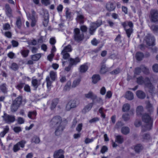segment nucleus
I'll use <instances>...</instances> for the list:
<instances>
[{"label":"nucleus","instance_id":"nucleus-1","mask_svg":"<svg viewBox=\"0 0 158 158\" xmlns=\"http://www.w3.org/2000/svg\"><path fill=\"white\" fill-rule=\"evenodd\" d=\"M49 124L51 127L55 128V134L56 135H59L64 129L62 124L61 118L59 116L53 118L50 121Z\"/></svg>","mask_w":158,"mask_h":158},{"label":"nucleus","instance_id":"nucleus-2","mask_svg":"<svg viewBox=\"0 0 158 158\" xmlns=\"http://www.w3.org/2000/svg\"><path fill=\"white\" fill-rule=\"evenodd\" d=\"M137 83L140 85H144L148 88L149 92L152 95L155 93V88L151 83L149 79L146 78L144 79L142 77H139L137 79Z\"/></svg>","mask_w":158,"mask_h":158},{"label":"nucleus","instance_id":"nucleus-3","mask_svg":"<svg viewBox=\"0 0 158 158\" xmlns=\"http://www.w3.org/2000/svg\"><path fill=\"white\" fill-rule=\"evenodd\" d=\"M142 119L143 121L146 123L145 126L142 127V131L151 129L152 127L153 121L151 116L147 114H145L142 116Z\"/></svg>","mask_w":158,"mask_h":158},{"label":"nucleus","instance_id":"nucleus-4","mask_svg":"<svg viewBox=\"0 0 158 158\" xmlns=\"http://www.w3.org/2000/svg\"><path fill=\"white\" fill-rule=\"evenodd\" d=\"M102 24V22L101 20H98L95 22L91 23L89 29L90 34L93 35L97 28L100 26Z\"/></svg>","mask_w":158,"mask_h":158},{"label":"nucleus","instance_id":"nucleus-5","mask_svg":"<svg viewBox=\"0 0 158 158\" xmlns=\"http://www.w3.org/2000/svg\"><path fill=\"white\" fill-rule=\"evenodd\" d=\"M74 38L75 40L79 41L82 40L84 38V34L81 32L79 29L76 28L74 30Z\"/></svg>","mask_w":158,"mask_h":158},{"label":"nucleus","instance_id":"nucleus-6","mask_svg":"<svg viewBox=\"0 0 158 158\" xmlns=\"http://www.w3.org/2000/svg\"><path fill=\"white\" fill-rule=\"evenodd\" d=\"M2 117L5 122L8 124L14 122L15 120V116L9 115L6 113L4 114Z\"/></svg>","mask_w":158,"mask_h":158},{"label":"nucleus","instance_id":"nucleus-7","mask_svg":"<svg viewBox=\"0 0 158 158\" xmlns=\"http://www.w3.org/2000/svg\"><path fill=\"white\" fill-rule=\"evenodd\" d=\"M142 71L144 73L148 74L149 73L148 69L144 66H142L140 67H138L135 69L134 73L135 75H139Z\"/></svg>","mask_w":158,"mask_h":158},{"label":"nucleus","instance_id":"nucleus-8","mask_svg":"<svg viewBox=\"0 0 158 158\" xmlns=\"http://www.w3.org/2000/svg\"><path fill=\"white\" fill-rule=\"evenodd\" d=\"M78 104V102L77 101L74 100H70L67 105L66 109L67 110H69L71 108L76 107Z\"/></svg>","mask_w":158,"mask_h":158},{"label":"nucleus","instance_id":"nucleus-9","mask_svg":"<svg viewBox=\"0 0 158 158\" xmlns=\"http://www.w3.org/2000/svg\"><path fill=\"white\" fill-rule=\"evenodd\" d=\"M26 143V142L24 140H22L17 143L14 146V151L15 152H17L20 149V147L22 148L24 147V145Z\"/></svg>","mask_w":158,"mask_h":158},{"label":"nucleus","instance_id":"nucleus-10","mask_svg":"<svg viewBox=\"0 0 158 158\" xmlns=\"http://www.w3.org/2000/svg\"><path fill=\"white\" fill-rule=\"evenodd\" d=\"M151 19L152 21L155 22L158 21V12L156 10H152L151 11Z\"/></svg>","mask_w":158,"mask_h":158},{"label":"nucleus","instance_id":"nucleus-11","mask_svg":"<svg viewBox=\"0 0 158 158\" xmlns=\"http://www.w3.org/2000/svg\"><path fill=\"white\" fill-rule=\"evenodd\" d=\"M35 13L34 11H32L31 15H28L27 14V15L29 18L31 20V26L32 27H33L35 25L37 21V17L35 15Z\"/></svg>","mask_w":158,"mask_h":158},{"label":"nucleus","instance_id":"nucleus-12","mask_svg":"<svg viewBox=\"0 0 158 158\" xmlns=\"http://www.w3.org/2000/svg\"><path fill=\"white\" fill-rule=\"evenodd\" d=\"M64 152L61 149L56 151L53 155L54 158H64Z\"/></svg>","mask_w":158,"mask_h":158},{"label":"nucleus","instance_id":"nucleus-13","mask_svg":"<svg viewBox=\"0 0 158 158\" xmlns=\"http://www.w3.org/2000/svg\"><path fill=\"white\" fill-rule=\"evenodd\" d=\"M148 37L149 38L147 37L146 39L147 44L149 46L154 45L155 39L154 37L148 35Z\"/></svg>","mask_w":158,"mask_h":158},{"label":"nucleus","instance_id":"nucleus-14","mask_svg":"<svg viewBox=\"0 0 158 158\" xmlns=\"http://www.w3.org/2000/svg\"><path fill=\"white\" fill-rule=\"evenodd\" d=\"M77 16L76 18V20L77 22L81 23H83L84 22V16L82 13L80 11L77 12Z\"/></svg>","mask_w":158,"mask_h":158},{"label":"nucleus","instance_id":"nucleus-15","mask_svg":"<svg viewBox=\"0 0 158 158\" xmlns=\"http://www.w3.org/2000/svg\"><path fill=\"white\" fill-rule=\"evenodd\" d=\"M31 83L32 86L36 89L38 86L40 84V80H37L33 78L31 81Z\"/></svg>","mask_w":158,"mask_h":158},{"label":"nucleus","instance_id":"nucleus-16","mask_svg":"<svg viewBox=\"0 0 158 158\" xmlns=\"http://www.w3.org/2000/svg\"><path fill=\"white\" fill-rule=\"evenodd\" d=\"M44 14V20L43 23L45 27H46L48 22L49 18L48 12L47 10L45 11Z\"/></svg>","mask_w":158,"mask_h":158},{"label":"nucleus","instance_id":"nucleus-17","mask_svg":"<svg viewBox=\"0 0 158 158\" xmlns=\"http://www.w3.org/2000/svg\"><path fill=\"white\" fill-rule=\"evenodd\" d=\"M93 104L92 103H90L86 106L82 110V112L84 114H85L88 112L92 108Z\"/></svg>","mask_w":158,"mask_h":158},{"label":"nucleus","instance_id":"nucleus-18","mask_svg":"<svg viewBox=\"0 0 158 158\" xmlns=\"http://www.w3.org/2000/svg\"><path fill=\"white\" fill-rule=\"evenodd\" d=\"M6 13V15L9 17L12 16V11L8 4H6L5 6Z\"/></svg>","mask_w":158,"mask_h":158},{"label":"nucleus","instance_id":"nucleus-19","mask_svg":"<svg viewBox=\"0 0 158 158\" xmlns=\"http://www.w3.org/2000/svg\"><path fill=\"white\" fill-rule=\"evenodd\" d=\"M146 108L148 111L149 112H152L154 111V110L152 105L149 101L146 102Z\"/></svg>","mask_w":158,"mask_h":158},{"label":"nucleus","instance_id":"nucleus-20","mask_svg":"<svg viewBox=\"0 0 158 158\" xmlns=\"http://www.w3.org/2000/svg\"><path fill=\"white\" fill-rule=\"evenodd\" d=\"M124 97L127 99L129 100H132L134 98L133 94L129 91H128L126 92Z\"/></svg>","mask_w":158,"mask_h":158},{"label":"nucleus","instance_id":"nucleus-21","mask_svg":"<svg viewBox=\"0 0 158 158\" xmlns=\"http://www.w3.org/2000/svg\"><path fill=\"white\" fill-rule=\"evenodd\" d=\"M85 96L86 98H90L93 100L95 99L96 98V96L91 91H90L88 93L85 94Z\"/></svg>","mask_w":158,"mask_h":158},{"label":"nucleus","instance_id":"nucleus-22","mask_svg":"<svg viewBox=\"0 0 158 158\" xmlns=\"http://www.w3.org/2000/svg\"><path fill=\"white\" fill-rule=\"evenodd\" d=\"M106 7L107 9L110 11L113 10L115 8L113 3L110 2H109L106 4Z\"/></svg>","mask_w":158,"mask_h":158},{"label":"nucleus","instance_id":"nucleus-23","mask_svg":"<svg viewBox=\"0 0 158 158\" xmlns=\"http://www.w3.org/2000/svg\"><path fill=\"white\" fill-rule=\"evenodd\" d=\"M22 97L20 96H19L13 101V103L19 107L22 103Z\"/></svg>","mask_w":158,"mask_h":158},{"label":"nucleus","instance_id":"nucleus-24","mask_svg":"<svg viewBox=\"0 0 158 158\" xmlns=\"http://www.w3.org/2000/svg\"><path fill=\"white\" fill-rule=\"evenodd\" d=\"M136 94L137 97L141 99H143L145 97V93L141 90L137 91L136 92Z\"/></svg>","mask_w":158,"mask_h":158},{"label":"nucleus","instance_id":"nucleus-25","mask_svg":"<svg viewBox=\"0 0 158 158\" xmlns=\"http://www.w3.org/2000/svg\"><path fill=\"white\" fill-rule=\"evenodd\" d=\"M80 59L78 58H76L75 59L71 58L70 59V64L71 66L76 65L77 63L80 62Z\"/></svg>","mask_w":158,"mask_h":158},{"label":"nucleus","instance_id":"nucleus-26","mask_svg":"<svg viewBox=\"0 0 158 158\" xmlns=\"http://www.w3.org/2000/svg\"><path fill=\"white\" fill-rule=\"evenodd\" d=\"M36 115V113L35 111H29L28 113V117L31 119H35Z\"/></svg>","mask_w":158,"mask_h":158},{"label":"nucleus","instance_id":"nucleus-27","mask_svg":"<svg viewBox=\"0 0 158 158\" xmlns=\"http://www.w3.org/2000/svg\"><path fill=\"white\" fill-rule=\"evenodd\" d=\"M92 79L93 82L96 84L100 80V77L98 75H94L92 76Z\"/></svg>","mask_w":158,"mask_h":158},{"label":"nucleus","instance_id":"nucleus-28","mask_svg":"<svg viewBox=\"0 0 158 158\" xmlns=\"http://www.w3.org/2000/svg\"><path fill=\"white\" fill-rule=\"evenodd\" d=\"M143 110V106H137L136 109V113L137 115H141Z\"/></svg>","mask_w":158,"mask_h":158},{"label":"nucleus","instance_id":"nucleus-29","mask_svg":"<svg viewBox=\"0 0 158 158\" xmlns=\"http://www.w3.org/2000/svg\"><path fill=\"white\" fill-rule=\"evenodd\" d=\"M122 25L124 27V29H126L127 28V26L128 25L130 28H132L133 27V24L132 22H125L122 23Z\"/></svg>","mask_w":158,"mask_h":158},{"label":"nucleus","instance_id":"nucleus-30","mask_svg":"<svg viewBox=\"0 0 158 158\" xmlns=\"http://www.w3.org/2000/svg\"><path fill=\"white\" fill-rule=\"evenodd\" d=\"M143 149V147L140 144H138L136 145L134 148L135 151L136 152H140Z\"/></svg>","mask_w":158,"mask_h":158},{"label":"nucleus","instance_id":"nucleus-31","mask_svg":"<svg viewBox=\"0 0 158 158\" xmlns=\"http://www.w3.org/2000/svg\"><path fill=\"white\" fill-rule=\"evenodd\" d=\"M88 69L87 66L84 64L81 66L79 70L81 73H83L85 72Z\"/></svg>","mask_w":158,"mask_h":158},{"label":"nucleus","instance_id":"nucleus-32","mask_svg":"<svg viewBox=\"0 0 158 158\" xmlns=\"http://www.w3.org/2000/svg\"><path fill=\"white\" fill-rule=\"evenodd\" d=\"M41 56L40 53H38L31 56V59L33 61H37L39 60Z\"/></svg>","mask_w":158,"mask_h":158},{"label":"nucleus","instance_id":"nucleus-33","mask_svg":"<svg viewBox=\"0 0 158 158\" xmlns=\"http://www.w3.org/2000/svg\"><path fill=\"white\" fill-rule=\"evenodd\" d=\"M130 108V105L128 103H125L123 106L122 110L123 112H127L129 110Z\"/></svg>","mask_w":158,"mask_h":158},{"label":"nucleus","instance_id":"nucleus-34","mask_svg":"<svg viewBox=\"0 0 158 158\" xmlns=\"http://www.w3.org/2000/svg\"><path fill=\"white\" fill-rule=\"evenodd\" d=\"M19 107V106H17V105L14 104V103H12V104L10 107L11 111L12 112H16L17 110Z\"/></svg>","mask_w":158,"mask_h":158},{"label":"nucleus","instance_id":"nucleus-35","mask_svg":"<svg viewBox=\"0 0 158 158\" xmlns=\"http://www.w3.org/2000/svg\"><path fill=\"white\" fill-rule=\"evenodd\" d=\"M72 51V49L71 45H68L64 47L62 52H71Z\"/></svg>","mask_w":158,"mask_h":158},{"label":"nucleus","instance_id":"nucleus-36","mask_svg":"<svg viewBox=\"0 0 158 158\" xmlns=\"http://www.w3.org/2000/svg\"><path fill=\"white\" fill-rule=\"evenodd\" d=\"M115 141L119 143H121L123 141V138L122 136L117 135L116 136Z\"/></svg>","mask_w":158,"mask_h":158},{"label":"nucleus","instance_id":"nucleus-37","mask_svg":"<svg viewBox=\"0 0 158 158\" xmlns=\"http://www.w3.org/2000/svg\"><path fill=\"white\" fill-rule=\"evenodd\" d=\"M29 52L28 50L23 49L21 50L20 53L23 57H26L28 56Z\"/></svg>","mask_w":158,"mask_h":158},{"label":"nucleus","instance_id":"nucleus-38","mask_svg":"<svg viewBox=\"0 0 158 158\" xmlns=\"http://www.w3.org/2000/svg\"><path fill=\"white\" fill-rule=\"evenodd\" d=\"M80 81L81 79L79 78L75 80L73 82L72 87L75 88L78 86L79 84Z\"/></svg>","mask_w":158,"mask_h":158},{"label":"nucleus","instance_id":"nucleus-39","mask_svg":"<svg viewBox=\"0 0 158 158\" xmlns=\"http://www.w3.org/2000/svg\"><path fill=\"white\" fill-rule=\"evenodd\" d=\"M66 16L68 19H70L73 16L72 13L69 11V9L68 8H66Z\"/></svg>","mask_w":158,"mask_h":158},{"label":"nucleus","instance_id":"nucleus-40","mask_svg":"<svg viewBox=\"0 0 158 158\" xmlns=\"http://www.w3.org/2000/svg\"><path fill=\"white\" fill-rule=\"evenodd\" d=\"M143 54L140 52H138L136 54V57L138 60H141L143 58Z\"/></svg>","mask_w":158,"mask_h":158},{"label":"nucleus","instance_id":"nucleus-41","mask_svg":"<svg viewBox=\"0 0 158 158\" xmlns=\"http://www.w3.org/2000/svg\"><path fill=\"white\" fill-rule=\"evenodd\" d=\"M121 132L123 134L126 135L129 132V129L127 127H123L121 129Z\"/></svg>","mask_w":158,"mask_h":158},{"label":"nucleus","instance_id":"nucleus-42","mask_svg":"<svg viewBox=\"0 0 158 158\" xmlns=\"http://www.w3.org/2000/svg\"><path fill=\"white\" fill-rule=\"evenodd\" d=\"M50 75L51 79L54 81L56 77V73L53 71H51L50 73Z\"/></svg>","mask_w":158,"mask_h":158},{"label":"nucleus","instance_id":"nucleus-43","mask_svg":"<svg viewBox=\"0 0 158 158\" xmlns=\"http://www.w3.org/2000/svg\"><path fill=\"white\" fill-rule=\"evenodd\" d=\"M126 31L127 36L128 38L130 37L132 33L133 30L132 28H130L128 29H125Z\"/></svg>","mask_w":158,"mask_h":158},{"label":"nucleus","instance_id":"nucleus-44","mask_svg":"<svg viewBox=\"0 0 158 158\" xmlns=\"http://www.w3.org/2000/svg\"><path fill=\"white\" fill-rule=\"evenodd\" d=\"M71 86V82L68 81L64 87V89L65 91L69 90Z\"/></svg>","mask_w":158,"mask_h":158},{"label":"nucleus","instance_id":"nucleus-45","mask_svg":"<svg viewBox=\"0 0 158 158\" xmlns=\"http://www.w3.org/2000/svg\"><path fill=\"white\" fill-rule=\"evenodd\" d=\"M0 89L3 92L5 93L6 91V85L5 84H2L0 85Z\"/></svg>","mask_w":158,"mask_h":158},{"label":"nucleus","instance_id":"nucleus-46","mask_svg":"<svg viewBox=\"0 0 158 158\" xmlns=\"http://www.w3.org/2000/svg\"><path fill=\"white\" fill-rule=\"evenodd\" d=\"M61 54L63 56V58L65 60L68 59L69 57V54L67 52L62 51Z\"/></svg>","mask_w":158,"mask_h":158},{"label":"nucleus","instance_id":"nucleus-47","mask_svg":"<svg viewBox=\"0 0 158 158\" xmlns=\"http://www.w3.org/2000/svg\"><path fill=\"white\" fill-rule=\"evenodd\" d=\"M151 30L154 33L157 32H158V25H153L151 27Z\"/></svg>","mask_w":158,"mask_h":158},{"label":"nucleus","instance_id":"nucleus-48","mask_svg":"<svg viewBox=\"0 0 158 158\" xmlns=\"http://www.w3.org/2000/svg\"><path fill=\"white\" fill-rule=\"evenodd\" d=\"M32 141L36 143H38L40 141V139L37 136H34L32 138Z\"/></svg>","mask_w":158,"mask_h":158},{"label":"nucleus","instance_id":"nucleus-49","mask_svg":"<svg viewBox=\"0 0 158 158\" xmlns=\"http://www.w3.org/2000/svg\"><path fill=\"white\" fill-rule=\"evenodd\" d=\"M10 68L13 70L15 71L18 69V66L16 63H13L11 64Z\"/></svg>","mask_w":158,"mask_h":158},{"label":"nucleus","instance_id":"nucleus-50","mask_svg":"<svg viewBox=\"0 0 158 158\" xmlns=\"http://www.w3.org/2000/svg\"><path fill=\"white\" fill-rule=\"evenodd\" d=\"M107 71V69L105 65L103 64L102 65L101 68L100 72L102 73H104L106 72Z\"/></svg>","mask_w":158,"mask_h":158},{"label":"nucleus","instance_id":"nucleus-51","mask_svg":"<svg viewBox=\"0 0 158 158\" xmlns=\"http://www.w3.org/2000/svg\"><path fill=\"white\" fill-rule=\"evenodd\" d=\"M58 100L57 99L53 100L52 102L51 108L53 109L54 108L58 103Z\"/></svg>","mask_w":158,"mask_h":158},{"label":"nucleus","instance_id":"nucleus-52","mask_svg":"<svg viewBox=\"0 0 158 158\" xmlns=\"http://www.w3.org/2000/svg\"><path fill=\"white\" fill-rule=\"evenodd\" d=\"M152 69L153 71L155 73L158 72V64H155L152 66Z\"/></svg>","mask_w":158,"mask_h":158},{"label":"nucleus","instance_id":"nucleus-53","mask_svg":"<svg viewBox=\"0 0 158 158\" xmlns=\"http://www.w3.org/2000/svg\"><path fill=\"white\" fill-rule=\"evenodd\" d=\"M99 120V119L98 118L95 117L89 120V122L90 123H95L97 122Z\"/></svg>","mask_w":158,"mask_h":158},{"label":"nucleus","instance_id":"nucleus-54","mask_svg":"<svg viewBox=\"0 0 158 158\" xmlns=\"http://www.w3.org/2000/svg\"><path fill=\"white\" fill-rule=\"evenodd\" d=\"M46 81L47 82V86L48 87L51 86L52 82L50 80V78L49 76H47L46 78Z\"/></svg>","mask_w":158,"mask_h":158},{"label":"nucleus","instance_id":"nucleus-55","mask_svg":"<svg viewBox=\"0 0 158 158\" xmlns=\"http://www.w3.org/2000/svg\"><path fill=\"white\" fill-rule=\"evenodd\" d=\"M24 85V83H20L18 84L15 87L17 89L20 90L23 88Z\"/></svg>","mask_w":158,"mask_h":158},{"label":"nucleus","instance_id":"nucleus-56","mask_svg":"<svg viewBox=\"0 0 158 158\" xmlns=\"http://www.w3.org/2000/svg\"><path fill=\"white\" fill-rule=\"evenodd\" d=\"M41 2L42 4L45 6H47L50 4V0H41Z\"/></svg>","mask_w":158,"mask_h":158},{"label":"nucleus","instance_id":"nucleus-57","mask_svg":"<svg viewBox=\"0 0 158 158\" xmlns=\"http://www.w3.org/2000/svg\"><path fill=\"white\" fill-rule=\"evenodd\" d=\"M82 123L79 124L77 126L76 128V130L78 132H79L81 131L82 129Z\"/></svg>","mask_w":158,"mask_h":158},{"label":"nucleus","instance_id":"nucleus-58","mask_svg":"<svg viewBox=\"0 0 158 158\" xmlns=\"http://www.w3.org/2000/svg\"><path fill=\"white\" fill-rule=\"evenodd\" d=\"M17 121L19 123L22 124L24 123V119L22 117H19L17 118Z\"/></svg>","mask_w":158,"mask_h":158},{"label":"nucleus","instance_id":"nucleus-59","mask_svg":"<svg viewBox=\"0 0 158 158\" xmlns=\"http://www.w3.org/2000/svg\"><path fill=\"white\" fill-rule=\"evenodd\" d=\"M91 43L93 45L96 46L99 43V41L97 40L96 39L94 38L91 41Z\"/></svg>","mask_w":158,"mask_h":158},{"label":"nucleus","instance_id":"nucleus-60","mask_svg":"<svg viewBox=\"0 0 158 158\" xmlns=\"http://www.w3.org/2000/svg\"><path fill=\"white\" fill-rule=\"evenodd\" d=\"M123 118L125 121H127L130 119V117L128 114H125L123 115Z\"/></svg>","mask_w":158,"mask_h":158},{"label":"nucleus","instance_id":"nucleus-61","mask_svg":"<svg viewBox=\"0 0 158 158\" xmlns=\"http://www.w3.org/2000/svg\"><path fill=\"white\" fill-rule=\"evenodd\" d=\"M106 90L104 87H102L100 90V93L102 95H104L106 93Z\"/></svg>","mask_w":158,"mask_h":158},{"label":"nucleus","instance_id":"nucleus-62","mask_svg":"<svg viewBox=\"0 0 158 158\" xmlns=\"http://www.w3.org/2000/svg\"><path fill=\"white\" fill-rule=\"evenodd\" d=\"M3 29L4 30H9L10 28V25L8 23H6L3 25Z\"/></svg>","mask_w":158,"mask_h":158},{"label":"nucleus","instance_id":"nucleus-63","mask_svg":"<svg viewBox=\"0 0 158 158\" xmlns=\"http://www.w3.org/2000/svg\"><path fill=\"white\" fill-rule=\"evenodd\" d=\"M94 140V139L93 138L90 139L89 138H86L85 140V143L88 144L92 142Z\"/></svg>","mask_w":158,"mask_h":158},{"label":"nucleus","instance_id":"nucleus-64","mask_svg":"<svg viewBox=\"0 0 158 158\" xmlns=\"http://www.w3.org/2000/svg\"><path fill=\"white\" fill-rule=\"evenodd\" d=\"M112 96V93L110 91H109L107 92L106 95L105 96V98H110Z\"/></svg>","mask_w":158,"mask_h":158}]
</instances>
